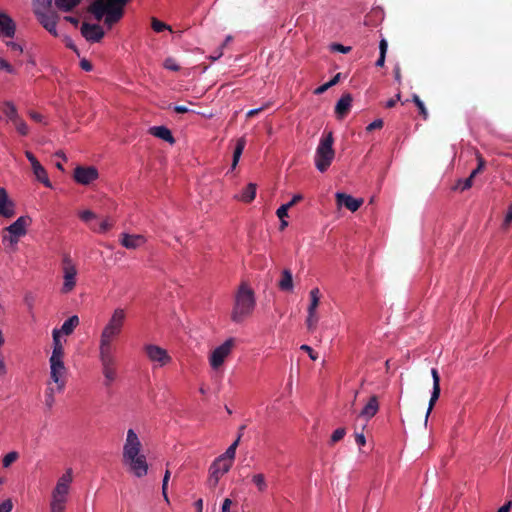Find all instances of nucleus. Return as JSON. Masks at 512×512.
Returning <instances> with one entry per match:
<instances>
[{
	"label": "nucleus",
	"instance_id": "10",
	"mask_svg": "<svg viewBox=\"0 0 512 512\" xmlns=\"http://www.w3.org/2000/svg\"><path fill=\"white\" fill-rule=\"evenodd\" d=\"M50 377L57 384V390L59 392L63 391L65 387V379L64 376L66 374V367L64 365L63 359L59 358H50Z\"/></svg>",
	"mask_w": 512,
	"mask_h": 512
},
{
	"label": "nucleus",
	"instance_id": "1",
	"mask_svg": "<svg viewBox=\"0 0 512 512\" xmlns=\"http://www.w3.org/2000/svg\"><path fill=\"white\" fill-rule=\"evenodd\" d=\"M122 462L138 478L144 477L148 472L146 456L142 453V443L133 429L127 431Z\"/></svg>",
	"mask_w": 512,
	"mask_h": 512
},
{
	"label": "nucleus",
	"instance_id": "26",
	"mask_svg": "<svg viewBox=\"0 0 512 512\" xmlns=\"http://www.w3.org/2000/svg\"><path fill=\"white\" fill-rule=\"evenodd\" d=\"M149 132L151 135H153L159 139H162L170 144H173L175 142V139H174L171 131L165 126L151 127Z\"/></svg>",
	"mask_w": 512,
	"mask_h": 512
},
{
	"label": "nucleus",
	"instance_id": "9",
	"mask_svg": "<svg viewBox=\"0 0 512 512\" xmlns=\"http://www.w3.org/2000/svg\"><path fill=\"white\" fill-rule=\"evenodd\" d=\"M63 286L61 292L63 294L70 293L76 286L77 269L73 264L70 257L66 256L63 259Z\"/></svg>",
	"mask_w": 512,
	"mask_h": 512
},
{
	"label": "nucleus",
	"instance_id": "11",
	"mask_svg": "<svg viewBox=\"0 0 512 512\" xmlns=\"http://www.w3.org/2000/svg\"><path fill=\"white\" fill-rule=\"evenodd\" d=\"M144 351L148 359L151 362L156 363L159 367H162L171 361V357L168 352L160 346L147 344L144 346Z\"/></svg>",
	"mask_w": 512,
	"mask_h": 512
},
{
	"label": "nucleus",
	"instance_id": "3",
	"mask_svg": "<svg viewBox=\"0 0 512 512\" xmlns=\"http://www.w3.org/2000/svg\"><path fill=\"white\" fill-rule=\"evenodd\" d=\"M255 305L254 291L247 283L243 282L235 294L231 320L235 323H241L253 313Z\"/></svg>",
	"mask_w": 512,
	"mask_h": 512
},
{
	"label": "nucleus",
	"instance_id": "5",
	"mask_svg": "<svg viewBox=\"0 0 512 512\" xmlns=\"http://www.w3.org/2000/svg\"><path fill=\"white\" fill-rule=\"evenodd\" d=\"M333 142L334 138L332 132L323 134L320 139L315 154V166L320 172H325L334 159L335 151L333 149Z\"/></svg>",
	"mask_w": 512,
	"mask_h": 512
},
{
	"label": "nucleus",
	"instance_id": "27",
	"mask_svg": "<svg viewBox=\"0 0 512 512\" xmlns=\"http://www.w3.org/2000/svg\"><path fill=\"white\" fill-rule=\"evenodd\" d=\"M53 337V351L50 358H64V347L60 340V331L58 329H54L52 332Z\"/></svg>",
	"mask_w": 512,
	"mask_h": 512
},
{
	"label": "nucleus",
	"instance_id": "41",
	"mask_svg": "<svg viewBox=\"0 0 512 512\" xmlns=\"http://www.w3.org/2000/svg\"><path fill=\"white\" fill-rule=\"evenodd\" d=\"M473 179L474 177H472V175L470 174L468 178L464 180H459L454 189H460L461 191H465L471 188L473 184Z\"/></svg>",
	"mask_w": 512,
	"mask_h": 512
},
{
	"label": "nucleus",
	"instance_id": "37",
	"mask_svg": "<svg viewBox=\"0 0 512 512\" xmlns=\"http://www.w3.org/2000/svg\"><path fill=\"white\" fill-rule=\"evenodd\" d=\"M13 125L15 126L17 132L22 135V136H26L28 135L29 133V128L26 124V122L20 117L18 119H16L14 122H12Z\"/></svg>",
	"mask_w": 512,
	"mask_h": 512
},
{
	"label": "nucleus",
	"instance_id": "48",
	"mask_svg": "<svg viewBox=\"0 0 512 512\" xmlns=\"http://www.w3.org/2000/svg\"><path fill=\"white\" fill-rule=\"evenodd\" d=\"M345 429L344 428H338L336 429L331 436V444H335L336 442L340 441L345 436Z\"/></svg>",
	"mask_w": 512,
	"mask_h": 512
},
{
	"label": "nucleus",
	"instance_id": "4",
	"mask_svg": "<svg viewBox=\"0 0 512 512\" xmlns=\"http://www.w3.org/2000/svg\"><path fill=\"white\" fill-rule=\"evenodd\" d=\"M73 481L72 469L68 468L57 480L56 486L51 492L49 512H65L68 502L70 485Z\"/></svg>",
	"mask_w": 512,
	"mask_h": 512
},
{
	"label": "nucleus",
	"instance_id": "30",
	"mask_svg": "<svg viewBox=\"0 0 512 512\" xmlns=\"http://www.w3.org/2000/svg\"><path fill=\"white\" fill-rule=\"evenodd\" d=\"M79 325V318L77 315H73L69 317L61 326L60 334L63 333L65 335H70L73 333L74 329Z\"/></svg>",
	"mask_w": 512,
	"mask_h": 512
},
{
	"label": "nucleus",
	"instance_id": "38",
	"mask_svg": "<svg viewBox=\"0 0 512 512\" xmlns=\"http://www.w3.org/2000/svg\"><path fill=\"white\" fill-rule=\"evenodd\" d=\"M151 27L157 33H160V32H162L164 30H169V31L172 32V28L169 25L161 22L160 20H158L155 17H153L151 19Z\"/></svg>",
	"mask_w": 512,
	"mask_h": 512
},
{
	"label": "nucleus",
	"instance_id": "32",
	"mask_svg": "<svg viewBox=\"0 0 512 512\" xmlns=\"http://www.w3.org/2000/svg\"><path fill=\"white\" fill-rule=\"evenodd\" d=\"M256 197V184L249 183L239 196V200L250 203Z\"/></svg>",
	"mask_w": 512,
	"mask_h": 512
},
{
	"label": "nucleus",
	"instance_id": "19",
	"mask_svg": "<svg viewBox=\"0 0 512 512\" xmlns=\"http://www.w3.org/2000/svg\"><path fill=\"white\" fill-rule=\"evenodd\" d=\"M338 206H345L351 212L357 211L363 204L362 198H354L343 192H338L335 195Z\"/></svg>",
	"mask_w": 512,
	"mask_h": 512
},
{
	"label": "nucleus",
	"instance_id": "57",
	"mask_svg": "<svg viewBox=\"0 0 512 512\" xmlns=\"http://www.w3.org/2000/svg\"><path fill=\"white\" fill-rule=\"evenodd\" d=\"M219 479H220V477L212 475V473H210L209 474V479H208V485L211 488H215L217 486L218 482H219Z\"/></svg>",
	"mask_w": 512,
	"mask_h": 512
},
{
	"label": "nucleus",
	"instance_id": "12",
	"mask_svg": "<svg viewBox=\"0 0 512 512\" xmlns=\"http://www.w3.org/2000/svg\"><path fill=\"white\" fill-rule=\"evenodd\" d=\"M98 170L93 167L77 166L74 170V179L82 185H89L98 178Z\"/></svg>",
	"mask_w": 512,
	"mask_h": 512
},
{
	"label": "nucleus",
	"instance_id": "15",
	"mask_svg": "<svg viewBox=\"0 0 512 512\" xmlns=\"http://www.w3.org/2000/svg\"><path fill=\"white\" fill-rule=\"evenodd\" d=\"M82 36L89 42H99L104 37V31L98 24H89L84 22L81 26Z\"/></svg>",
	"mask_w": 512,
	"mask_h": 512
},
{
	"label": "nucleus",
	"instance_id": "60",
	"mask_svg": "<svg viewBox=\"0 0 512 512\" xmlns=\"http://www.w3.org/2000/svg\"><path fill=\"white\" fill-rule=\"evenodd\" d=\"M388 49V43L385 39H382L379 43V54L386 55Z\"/></svg>",
	"mask_w": 512,
	"mask_h": 512
},
{
	"label": "nucleus",
	"instance_id": "8",
	"mask_svg": "<svg viewBox=\"0 0 512 512\" xmlns=\"http://www.w3.org/2000/svg\"><path fill=\"white\" fill-rule=\"evenodd\" d=\"M234 347V338H229L220 346L216 347L209 356V364L212 369H219L224 364L227 357L231 354Z\"/></svg>",
	"mask_w": 512,
	"mask_h": 512
},
{
	"label": "nucleus",
	"instance_id": "28",
	"mask_svg": "<svg viewBox=\"0 0 512 512\" xmlns=\"http://www.w3.org/2000/svg\"><path fill=\"white\" fill-rule=\"evenodd\" d=\"M278 287L281 291L291 292L293 290V277L289 269H284L281 274V279L278 282Z\"/></svg>",
	"mask_w": 512,
	"mask_h": 512
},
{
	"label": "nucleus",
	"instance_id": "17",
	"mask_svg": "<svg viewBox=\"0 0 512 512\" xmlns=\"http://www.w3.org/2000/svg\"><path fill=\"white\" fill-rule=\"evenodd\" d=\"M431 375H432V379H433V390H432V394H431V397H430V400H429V405H428V409H427V412H426V415H425V424H427L428 422V417L436 403V401L439 399V396H440V392H441V389H440V376H439V373L437 371L436 368H432L431 369Z\"/></svg>",
	"mask_w": 512,
	"mask_h": 512
},
{
	"label": "nucleus",
	"instance_id": "18",
	"mask_svg": "<svg viewBox=\"0 0 512 512\" xmlns=\"http://www.w3.org/2000/svg\"><path fill=\"white\" fill-rule=\"evenodd\" d=\"M15 215V204L9 198L5 188L0 187V216L12 218Z\"/></svg>",
	"mask_w": 512,
	"mask_h": 512
},
{
	"label": "nucleus",
	"instance_id": "54",
	"mask_svg": "<svg viewBox=\"0 0 512 512\" xmlns=\"http://www.w3.org/2000/svg\"><path fill=\"white\" fill-rule=\"evenodd\" d=\"M0 70H4L10 74L15 72L14 68L5 59L0 58Z\"/></svg>",
	"mask_w": 512,
	"mask_h": 512
},
{
	"label": "nucleus",
	"instance_id": "52",
	"mask_svg": "<svg viewBox=\"0 0 512 512\" xmlns=\"http://www.w3.org/2000/svg\"><path fill=\"white\" fill-rule=\"evenodd\" d=\"M331 49H332L333 51H336V52H340V53H344V54H345V53L350 52L351 47H350V46H344V45H342V44H338V43H333V44L331 45Z\"/></svg>",
	"mask_w": 512,
	"mask_h": 512
},
{
	"label": "nucleus",
	"instance_id": "22",
	"mask_svg": "<svg viewBox=\"0 0 512 512\" xmlns=\"http://www.w3.org/2000/svg\"><path fill=\"white\" fill-rule=\"evenodd\" d=\"M231 467L232 463L230 462V460H225L224 457H218L210 466L209 473H212V475L221 478L230 470Z\"/></svg>",
	"mask_w": 512,
	"mask_h": 512
},
{
	"label": "nucleus",
	"instance_id": "46",
	"mask_svg": "<svg viewBox=\"0 0 512 512\" xmlns=\"http://www.w3.org/2000/svg\"><path fill=\"white\" fill-rule=\"evenodd\" d=\"M55 398H54V389L53 388H47L45 392V404L48 408H51L54 405Z\"/></svg>",
	"mask_w": 512,
	"mask_h": 512
},
{
	"label": "nucleus",
	"instance_id": "24",
	"mask_svg": "<svg viewBox=\"0 0 512 512\" xmlns=\"http://www.w3.org/2000/svg\"><path fill=\"white\" fill-rule=\"evenodd\" d=\"M145 238L142 235H130L123 233L121 235V244L127 249H137L145 243Z\"/></svg>",
	"mask_w": 512,
	"mask_h": 512
},
{
	"label": "nucleus",
	"instance_id": "33",
	"mask_svg": "<svg viewBox=\"0 0 512 512\" xmlns=\"http://www.w3.org/2000/svg\"><path fill=\"white\" fill-rule=\"evenodd\" d=\"M310 304L308 306V312H316L317 307L320 302V290L318 288H313L310 291Z\"/></svg>",
	"mask_w": 512,
	"mask_h": 512
},
{
	"label": "nucleus",
	"instance_id": "49",
	"mask_svg": "<svg viewBox=\"0 0 512 512\" xmlns=\"http://www.w3.org/2000/svg\"><path fill=\"white\" fill-rule=\"evenodd\" d=\"M164 67L171 71L180 70V66L176 63V61L173 58H167L164 62Z\"/></svg>",
	"mask_w": 512,
	"mask_h": 512
},
{
	"label": "nucleus",
	"instance_id": "23",
	"mask_svg": "<svg viewBox=\"0 0 512 512\" xmlns=\"http://www.w3.org/2000/svg\"><path fill=\"white\" fill-rule=\"evenodd\" d=\"M102 373L104 375L105 381L104 385L109 387L112 382L116 380L117 372H116V361H108L101 362Z\"/></svg>",
	"mask_w": 512,
	"mask_h": 512
},
{
	"label": "nucleus",
	"instance_id": "40",
	"mask_svg": "<svg viewBox=\"0 0 512 512\" xmlns=\"http://www.w3.org/2000/svg\"><path fill=\"white\" fill-rule=\"evenodd\" d=\"M318 323V316L316 312H308L306 325L309 331H314Z\"/></svg>",
	"mask_w": 512,
	"mask_h": 512
},
{
	"label": "nucleus",
	"instance_id": "55",
	"mask_svg": "<svg viewBox=\"0 0 512 512\" xmlns=\"http://www.w3.org/2000/svg\"><path fill=\"white\" fill-rule=\"evenodd\" d=\"M13 503L11 499H6L0 504V512H11Z\"/></svg>",
	"mask_w": 512,
	"mask_h": 512
},
{
	"label": "nucleus",
	"instance_id": "47",
	"mask_svg": "<svg viewBox=\"0 0 512 512\" xmlns=\"http://www.w3.org/2000/svg\"><path fill=\"white\" fill-rule=\"evenodd\" d=\"M18 458V453L17 452H10L8 454H6L3 458V466L4 467H9L14 461H16Z\"/></svg>",
	"mask_w": 512,
	"mask_h": 512
},
{
	"label": "nucleus",
	"instance_id": "14",
	"mask_svg": "<svg viewBox=\"0 0 512 512\" xmlns=\"http://www.w3.org/2000/svg\"><path fill=\"white\" fill-rule=\"evenodd\" d=\"M25 156L31 163L33 173L37 180L43 183L46 187H51V182L48 178L45 168L40 164L34 154L30 151H26Z\"/></svg>",
	"mask_w": 512,
	"mask_h": 512
},
{
	"label": "nucleus",
	"instance_id": "2",
	"mask_svg": "<svg viewBox=\"0 0 512 512\" xmlns=\"http://www.w3.org/2000/svg\"><path fill=\"white\" fill-rule=\"evenodd\" d=\"M129 0H95L88 8L96 20L104 17V23L109 28L119 22L124 15V7Z\"/></svg>",
	"mask_w": 512,
	"mask_h": 512
},
{
	"label": "nucleus",
	"instance_id": "58",
	"mask_svg": "<svg viewBox=\"0 0 512 512\" xmlns=\"http://www.w3.org/2000/svg\"><path fill=\"white\" fill-rule=\"evenodd\" d=\"M303 199V196L301 194H296L293 196V198L288 202L286 203V205L291 208L293 207L295 204H297L298 202H300L301 200Z\"/></svg>",
	"mask_w": 512,
	"mask_h": 512
},
{
	"label": "nucleus",
	"instance_id": "53",
	"mask_svg": "<svg viewBox=\"0 0 512 512\" xmlns=\"http://www.w3.org/2000/svg\"><path fill=\"white\" fill-rule=\"evenodd\" d=\"M6 45L14 53H17L19 55L23 53V48H22V46L19 43L9 41V42L6 43Z\"/></svg>",
	"mask_w": 512,
	"mask_h": 512
},
{
	"label": "nucleus",
	"instance_id": "6",
	"mask_svg": "<svg viewBox=\"0 0 512 512\" xmlns=\"http://www.w3.org/2000/svg\"><path fill=\"white\" fill-rule=\"evenodd\" d=\"M32 220L29 216H21L11 225L4 229L2 242L11 245L16 244L21 236L26 234V228L31 224Z\"/></svg>",
	"mask_w": 512,
	"mask_h": 512
},
{
	"label": "nucleus",
	"instance_id": "39",
	"mask_svg": "<svg viewBox=\"0 0 512 512\" xmlns=\"http://www.w3.org/2000/svg\"><path fill=\"white\" fill-rule=\"evenodd\" d=\"M412 101L414 102V104L417 106V108L419 109V113L420 115L423 117V119H427L428 118V111L424 105V103L422 102V100L420 99V97L417 95V94H414L412 96Z\"/></svg>",
	"mask_w": 512,
	"mask_h": 512
},
{
	"label": "nucleus",
	"instance_id": "35",
	"mask_svg": "<svg viewBox=\"0 0 512 512\" xmlns=\"http://www.w3.org/2000/svg\"><path fill=\"white\" fill-rule=\"evenodd\" d=\"M240 442V436L237 437V439L227 448L226 452L221 455L220 457H224L225 460H230V462L233 464V460L235 458L236 449Z\"/></svg>",
	"mask_w": 512,
	"mask_h": 512
},
{
	"label": "nucleus",
	"instance_id": "7",
	"mask_svg": "<svg viewBox=\"0 0 512 512\" xmlns=\"http://www.w3.org/2000/svg\"><path fill=\"white\" fill-rule=\"evenodd\" d=\"M125 319H126L125 310L122 308H116L113 311L108 323L105 325V327L101 333V336H104V337H107L110 339H115L121 333Z\"/></svg>",
	"mask_w": 512,
	"mask_h": 512
},
{
	"label": "nucleus",
	"instance_id": "64",
	"mask_svg": "<svg viewBox=\"0 0 512 512\" xmlns=\"http://www.w3.org/2000/svg\"><path fill=\"white\" fill-rule=\"evenodd\" d=\"M511 507H512V501H508L506 504H504L502 507H500L497 512H509Z\"/></svg>",
	"mask_w": 512,
	"mask_h": 512
},
{
	"label": "nucleus",
	"instance_id": "62",
	"mask_svg": "<svg viewBox=\"0 0 512 512\" xmlns=\"http://www.w3.org/2000/svg\"><path fill=\"white\" fill-rule=\"evenodd\" d=\"M355 441L359 446H364L366 443L365 436L363 433H356L355 434Z\"/></svg>",
	"mask_w": 512,
	"mask_h": 512
},
{
	"label": "nucleus",
	"instance_id": "45",
	"mask_svg": "<svg viewBox=\"0 0 512 512\" xmlns=\"http://www.w3.org/2000/svg\"><path fill=\"white\" fill-rule=\"evenodd\" d=\"M512 224V203L509 205L507 213L502 223V229L508 230L510 225Z\"/></svg>",
	"mask_w": 512,
	"mask_h": 512
},
{
	"label": "nucleus",
	"instance_id": "56",
	"mask_svg": "<svg viewBox=\"0 0 512 512\" xmlns=\"http://www.w3.org/2000/svg\"><path fill=\"white\" fill-rule=\"evenodd\" d=\"M289 209L290 208L286 204H283L277 209L276 215L278 216L279 219H284L285 217L288 216Z\"/></svg>",
	"mask_w": 512,
	"mask_h": 512
},
{
	"label": "nucleus",
	"instance_id": "61",
	"mask_svg": "<svg viewBox=\"0 0 512 512\" xmlns=\"http://www.w3.org/2000/svg\"><path fill=\"white\" fill-rule=\"evenodd\" d=\"M231 505L232 500L229 498H225L222 504L221 512H230Z\"/></svg>",
	"mask_w": 512,
	"mask_h": 512
},
{
	"label": "nucleus",
	"instance_id": "44",
	"mask_svg": "<svg viewBox=\"0 0 512 512\" xmlns=\"http://www.w3.org/2000/svg\"><path fill=\"white\" fill-rule=\"evenodd\" d=\"M79 217L82 221L90 223L92 220L97 218L96 214L91 210H84L79 213Z\"/></svg>",
	"mask_w": 512,
	"mask_h": 512
},
{
	"label": "nucleus",
	"instance_id": "25",
	"mask_svg": "<svg viewBox=\"0 0 512 512\" xmlns=\"http://www.w3.org/2000/svg\"><path fill=\"white\" fill-rule=\"evenodd\" d=\"M378 410H379L378 397L376 395H373L369 398V401L361 410L360 416L369 420L376 415Z\"/></svg>",
	"mask_w": 512,
	"mask_h": 512
},
{
	"label": "nucleus",
	"instance_id": "36",
	"mask_svg": "<svg viewBox=\"0 0 512 512\" xmlns=\"http://www.w3.org/2000/svg\"><path fill=\"white\" fill-rule=\"evenodd\" d=\"M112 226H113V222H111L109 219H105V220L101 221L99 223L98 227H96V225L90 224V228L99 233L107 232L109 229H111Z\"/></svg>",
	"mask_w": 512,
	"mask_h": 512
},
{
	"label": "nucleus",
	"instance_id": "29",
	"mask_svg": "<svg viewBox=\"0 0 512 512\" xmlns=\"http://www.w3.org/2000/svg\"><path fill=\"white\" fill-rule=\"evenodd\" d=\"M245 146H246V139L244 137H240L239 139H237L236 145H235V148L233 151V159H232V164H231L232 170L236 168V166L239 162V159L244 151Z\"/></svg>",
	"mask_w": 512,
	"mask_h": 512
},
{
	"label": "nucleus",
	"instance_id": "50",
	"mask_svg": "<svg viewBox=\"0 0 512 512\" xmlns=\"http://www.w3.org/2000/svg\"><path fill=\"white\" fill-rule=\"evenodd\" d=\"M300 349L305 351L311 360L315 361L318 359V354L309 345L303 344L301 345Z\"/></svg>",
	"mask_w": 512,
	"mask_h": 512
},
{
	"label": "nucleus",
	"instance_id": "51",
	"mask_svg": "<svg viewBox=\"0 0 512 512\" xmlns=\"http://www.w3.org/2000/svg\"><path fill=\"white\" fill-rule=\"evenodd\" d=\"M384 125V122L382 119H376L374 120L373 122H371L367 127H366V130L368 132H371L373 130H376V129H381Z\"/></svg>",
	"mask_w": 512,
	"mask_h": 512
},
{
	"label": "nucleus",
	"instance_id": "31",
	"mask_svg": "<svg viewBox=\"0 0 512 512\" xmlns=\"http://www.w3.org/2000/svg\"><path fill=\"white\" fill-rule=\"evenodd\" d=\"M1 111L11 122H14L16 119L20 118L16 106L12 102H4L1 107Z\"/></svg>",
	"mask_w": 512,
	"mask_h": 512
},
{
	"label": "nucleus",
	"instance_id": "21",
	"mask_svg": "<svg viewBox=\"0 0 512 512\" xmlns=\"http://www.w3.org/2000/svg\"><path fill=\"white\" fill-rule=\"evenodd\" d=\"M352 96L349 93L342 95L335 106V114L337 118L343 119L349 113L352 105Z\"/></svg>",
	"mask_w": 512,
	"mask_h": 512
},
{
	"label": "nucleus",
	"instance_id": "42",
	"mask_svg": "<svg viewBox=\"0 0 512 512\" xmlns=\"http://www.w3.org/2000/svg\"><path fill=\"white\" fill-rule=\"evenodd\" d=\"M476 158H477V167L471 172V175L472 177H476L479 173H481L485 167V160L484 158L482 157V155L480 153H477L476 154Z\"/></svg>",
	"mask_w": 512,
	"mask_h": 512
},
{
	"label": "nucleus",
	"instance_id": "34",
	"mask_svg": "<svg viewBox=\"0 0 512 512\" xmlns=\"http://www.w3.org/2000/svg\"><path fill=\"white\" fill-rule=\"evenodd\" d=\"M79 2L80 0H55L56 6L64 12L71 11Z\"/></svg>",
	"mask_w": 512,
	"mask_h": 512
},
{
	"label": "nucleus",
	"instance_id": "16",
	"mask_svg": "<svg viewBox=\"0 0 512 512\" xmlns=\"http://www.w3.org/2000/svg\"><path fill=\"white\" fill-rule=\"evenodd\" d=\"M15 33V21L7 13L0 10V38H13Z\"/></svg>",
	"mask_w": 512,
	"mask_h": 512
},
{
	"label": "nucleus",
	"instance_id": "59",
	"mask_svg": "<svg viewBox=\"0 0 512 512\" xmlns=\"http://www.w3.org/2000/svg\"><path fill=\"white\" fill-rule=\"evenodd\" d=\"M80 67L84 70V71H91L93 66L91 64V62L87 59H82L80 61Z\"/></svg>",
	"mask_w": 512,
	"mask_h": 512
},
{
	"label": "nucleus",
	"instance_id": "13",
	"mask_svg": "<svg viewBox=\"0 0 512 512\" xmlns=\"http://www.w3.org/2000/svg\"><path fill=\"white\" fill-rule=\"evenodd\" d=\"M35 15L40 22V24L53 36H57V21L58 15L55 12H41L39 10H35Z\"/></svg>",
	"mask_w": 512,
	"mask_h": 512
},
{
	"label": "nucleus",
	"instance_id": "20",
	"mask_svg": "<svg viewBox=\"0 0 512 512\" xmlns=\"http://www.w3.org/2000/svg\"><path fill=\"white\" fill-rule=\"evenodd\" d=\"M113 340L104 336H100L99 357L100 362L116 361L114 356Z\"/></svg>",
	"mask_w": 512,
	"mask_h": 512
},
{
	"label": "nucleus",
	"instance_id": "43",
	"mask_svg": "<svg viewBox=\"0 0 512 512\" xmlns=\"http://www.w3.org/2000/svg\"><path fill=\"white\" fill-rule=\"evenodd\" d=\"M253 483L258 487L259 491H264L267 487L263 474H256L252 478Z\"/></svg>",
	"mask_w": 512,
	"mask_h": 512
},
{
	"label": "nucleus",
	"instance_id": "63",
	"mask_svg": "<svg viewBox=\"0 0 512 512\" xmlns=\"http://www.w3.org/2000/svg\"><path fill=\"white\" fill-rule=\"evenodd\" d=\"M29 116L32 120H34L36 122H42L43 118H44L43 115H41L40 113L34 112V111H30Z\"/></svg>",
	"mask_w": 512,
	"mask_h": 512
}]
</instances>
